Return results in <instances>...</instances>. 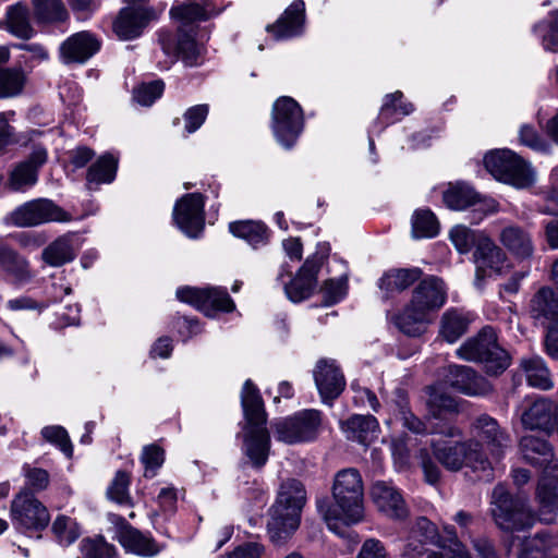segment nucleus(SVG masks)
I'll use <instances>...</instances> for the list:
<instances>
[{
  "label": "nucleus",
  "instance_id": "1",
  "mask_svg": "<svg viewBox=\"0 0 558 558\" xmlns=\"http://www.w3.org/2000/svg\"><path fill=\"white\" fill-rule=\"evenodd\" d=\"M363 492L357 470L344 469L336 474L332 485L335 504L317 501V509L330 531L341 535L342 526L356 524L364 519Z\"/></svg>",
  "mask_w": 558,
  "mask_h": 558
},
{
  "label": "nucleus",
  "instance_id": "2",
  "mask_svg": "<svg viewBox=\"0 0 558 558\" xmlns=\"http://www.w3.org/2000/svg\"><path fill=\"white\" fill-rule=\"evenodd\" d=\"M447 299L448 287L445 281L437 276L425 277L413 289L409 303L396 316V326L404 335L420 337Z\"/></svg>",
  "mask_w": 558,
  "mask_h": 558
},
{
  "label": "nucleus",
  "instance_id": "3",
  "mask_svg": "<svg viewBox=\"0 0 558 558\" xmlns=\"http://www.w3.org/2000/svg\"><path fill=\"white\" fill-rule=\"evenodd\" d=\"M520 449L524 460L537 468L545 469V476L539 481L536 499L539 505L541 521L549 523L558 512V461L546 439L533 435L523 436Z\"/></svg>",
  "mask_w": 558,
  "mask_h": 558
},
{
  "label": "nucleus",
  "instance_id": "4",
  "mask_svg": "<svg viewBox=\"0 0 558 558\" xmlns=\"http://www.w3.org/2000/svg\"><path fill=\"white\" fill-rule=\"evenodd\" d=\"M241 404L243 425V452L255 468L266 464L270 452V437L266 427V412L259 390L251 379L242 388Z\"/></svg>",
  "mask_w": 558,
  "mask_h": 558
},
{
  "label": "nucleus",
  "instance_id": "5",
  "mask_svg": "<svg viewBox=\"0 0 558 558\" xmlns=\"http://www.w3.org/2000/svg\"><path fill=\"white\" fill-rule=\"evenodd\" d=\"M433 433L436 434L430 442L433 454L446 470L458 472L465 465L474 471L492 469V462L483 452L481 442L454 439L461 436L458 427L445 425L439 429H434Z\"/></svg>",
  "mask_w": 558,
  "mask_h": 558
},
{
  "label": "nucleus",
  "instance_id": "6",
  "mask_svg": "<svg viewBox=\"0 0 558 558\" xmlns=\"http://www.w3.org/2000/svg\"><path fill=\"white\" fill-rule=\"evenodd\" d=\"M305 502L306 492L300 481L288 480L281 484L267 522V532L274 544H283L299 529Z\"/></svg>",
  "mask_w": 558,
  "mask_h": 558
},
{
  "label": "nucleus",
  "instance_id": "7",
  "mask_svg": "<svg viewBox=\"0 0 558 558\" xmlns=\"http://www.w3.org/2000/svg\"><path fill=\"white\" fill-rule=\"evenodd\" d=\"M490 514L505 531L526 530L535 522L527 500L520 495H512L504 484L496 485L492 492Z\"/></svg>",
  "mask_w": 558,
  "mask_h": 558
},
{
  "label": "nucleus",
  "instance_id": "8",
  "mask_svg": "<svg viewBox=\"0 0 558 558\" xmlns=\"http://www.w3.org/2000/svg\"><path fill=\"white\" fill-rule=\"evenodd\" d=\"M457 355L465 361L484 364L487 374L502 373L510 364V356L498 345L493 328H483L477 336L468 339L457 350Z\"/></svg>",
  "mask_w": 558,
  "mask_h": 558
},
{
  "label": "nucleus",
  "instance_id": "9",
  "mask_svg": "<svg viewBox=\"0 0 558 558\" xmlns=\"http://www.w3.org/2000/svg\"><path fill=\"white\" fill-rule=\"evenodd\" d=\"M484 165L495 179L517 189L530 187L536 180L531 165L510 149H496L486 154Z\"/></svg>",
  "mask_w": 558,
  "mask_h": 558
},
{
  "label": "nucleus",
  "instance_id": "10",
  "mask_svg": "<svg viewBox=\"0 0 558 558\" xmlns=\"http://www.w3.org/2000/svg\"><path fill=\"white\" fill-rule=\"evenodd\" d=\"M320 424V412L310 409L275 420L271 423V428L277 440L294 445L314 440L318 435Z\"/></svg>",
  "mask_w": 558,
  "mask_h": 558
},
{
  "label": "nucleus",
  "instance_id": "11",
  "mask_svg": "<svg viewBox=\"0 0 558 558\" xmlns=\"http://www.w3.org/2000/svg\"><path fill=\"white\" fill-rule=\"evenodd\" d=\"M271 128L278 143L286 148H291L304 126L303 110L291 97L282 96L272 106Z\"/></svg>",
  "mask_w": 558,
  "mask_h": 558
},
{
  "label": "nucleus",
  "instance_id": "12",
  "mask_svg": "<svg viewBox=\"0 0 558 558\" xmlns=\"http://www.w3.org/2000/svg\"><path fill=\"white\" fill-rule=\"evenodd\" d=\"M11 521L20 532H38L47 527L50 514L46 506L33 493L24 490L12 500Z\"/></svg>",
  "mask_w": 558,
  "mask_h": 558
},
{
  "label": "nucleus",
  "instance_id": "13",
  "mask_svg": "<svg viewBox=\"0 0 558 558\" xmlns=\"http://www.w3.org/2000/svg\"><path fill=\"white\" fill-rule=\"evenodd\" d=\"M8 221L20 228L40 226L47 222H68L71 215L47 198H37L22 204L10 213Z\"/></svg>",
  "mask_w": 558,
  "mask_h": 558
},
{
  "label": "nucleus",
  "instance_id": "14",
  "mask_svg": "<svg viewBox=\"0 0 558 558\" xmlns=\"http://www.w3.org/2000/svg\"><path fill=\"white\" fill-rule=\"evenodd\" d=\"M177 298L208 316L216 311L231 312L234 308V302L226 289L221 288L182 287L177 290Z\"/></svg>",
  "mask_w": 558,
  "mask_h": 558
},
{
  "label": "nucleus",
  "instance_id": "15",
  "mask_svg": "<svg viewBox=\"0 0 558 558\" xmlns=\"http://www.w3.org/2000/svg\"><path fill=\"white\" fill-rule=\"evenodd\" d=\"M475 441H483L494 460H501L511 447L510 435L500 427L498 422L487 415L477 416L472 424Z\"/></svg>",
  "mask_w": 558,
  "mask_h": 558
},
{
  "label": "nucleus",
  "instance_id": "16",
  "mask_svg": "<svg viewBox=\"0 0 558 558\" xmlns=\"http://www.w3.org/2000/svg\"><path fill=\"white\" fill-rule=\"evenodd\" d=\"M179 229L190 238H197L205 225L204 197L199 193L184 195L173 208Z\"/></svg>",
  "mask_w": 558,
  "mask_h": 558
},
{
  "label": "nucleus",
  "instance_id": "17",
  "mask_svg": "<svg viewBox=\"0 0 558 558\" xmlns=\"http://www.w3.org/2000/svg\"><path fill=\"white\" fill-rule=\"evenodd\" d=\"M159 13L153 7L137 5L122 8L114 22L113 32L123 40H131L142 35L150 21L157 20Z\"/></svg>",
  "mask_w": 558,
  "mask_h": 558
},
{
  "label": "nucleus",
  "instance_id": "18",
  "mask_svg": "<svg viewBox=\"0 0 558 558\" xmlns=\"http://www.w3.org/2000/svg\"><path fill=\"white\" fill-rule=\"evenodd\" d=\"M507 260V255L501 247H499L490 238H482L474 252L476 287L481 288L482 281L486 277H490L493 274L501 275Z\"/></svg>",
  "mask_w": 558,
  "mask_h": 558
},
{
  "label": "nucleus",
  "instance_id": "19",
  "mask_svg": "<svg viewBox=\"0 0 558 558\" xmlns=\"http://www.w3.org/2000/svg\"><path fill=\"white\" fill-rule=\"evenodd\" d=\"M371 496L377 510L393 520H403L409 514L408 506L400 490L389 482L378 481L371 488Z\"/></svg>",
  "mask_w": 558,
  "mask_h": 558
},
{
  "label": "nucleus",
  "instance_id": "20",
  "mask_svg": "<svg viewBox=\"0 0 558 558\" xmlns=\"http://www.w3.org/2000/svg\"><path fill=\"white\" fill-rule=\"evenodd\" d=\"M529 317L535 326H554L558 323V295L550 287L539 288L527 306Z\"/></svg>",
  "mask_w": 558,
  "mask_h": 558
},
{
  "label": "nucleus",
  "instance_id": "21",
  "mask_svg": "<svg viewBox=\"0 0 558 558\" xmlns=\"http://www.w3.org/2000/svg\"><path fill=\"white\" fill-rule=\"evenodd\" d=\"M323 262L324 258L319 254L307 257L296 277L284 287L286 294L292 302H301L312 294Z\"/></svg>",
  "mask_w": 558,
  "mask_h": 558
},
{
  "label": "nucleus",
  "instance_id": "22",
  "mask_svg": "<svg viewBox=\"0 0 558 558\" xmlns=\"http://www.w3.org/2000/svg\"><path fill=\"white\" fill-rule=\"evenodd\" d=\"M99 49V39L93 33L82 31L68 37L59 50L63 63H84Z\"/></svg>",
  "mask_w": 558,
  "mask_h": 558
},
{
  "label": "nucleus",
  "instance_id": "23",
  "mask_svg": "<svg viewBox=\"0 0 558 558\" xmlns=\"http://www.w3.org/2000/svg\"><path fill=\"white\" fill-rule=\"evenodd\" d=\"M499 242L517 260H529L535 253V244L531 231L519 225H508L499 233Z\"/></svg>",
  "mask_w": 558,
  "mask_h": 558
},
{
  "label": "nucleus",
  "instance_id": "24",
  "mask_svg": "<svg viewBox=\"0 0 558 558\" xmlns=\"http://www.w3.org/2000/svg\"><path fill=\"white\" fill-rule=\"evenodd\" d=\"M314 379L324 402L338 398L345 387L344 376L332 360L317 363Z\"/></svg>",
  "mask_w": 558,
  "mask_h": 558
},
{
  "label": "nucleus",
  "instance_id": "25",
  "mask_svg": "<svg viewBox=\"0 0 558 558\" xmlns=\"http://www.w3.org/2000/svg\"><path fill=\"white\" fill-rule=\"evenodd\" d=\"M446 383L469 396H483L490 391V386L484 377L477 375L471 367L463 365H450Z\"/></svg>",
  "mask_w": 558,
  "mask_h": 558
},
{
  "label": "nucleus",
  "instance_id": "26",
  "mask_svg": "<svg viewBox=\"0 0 558 558\" xmlns=\"http://www.w3.org/2000/svg\"><path fill=\"white\" fill-rule=\"evenodd\" d=\"M304 22L305 3L303 0H295L275 24L267 26V32L271 33L278 40L289 39L303 33Z\"/></svg>",
  "mask_w": 558,
  "mask_h": 558
},
{
  "label": "nucleus",
  "instance_id": "27",
  "mask_svg": "<svg viewBox=\"0 0 558 558\" xmlns=\"http://www.w3.org/2000/svg\"><path fill=\"white\" fill-rule=\"evenodd\" d=\"M47 151L37 147L31 156L20 162L11 172L9 184L11 190L20 192L33 186L37 182V171L46 162Z\"/></svg>",
  "mask_w": 558,
  "mask_h": 558
},
{
  "label": "nucleus",
  "instance_id": "28",
  "mask_svg": "<svg viewBox=\"0 0 558 558\" xmlns=\"http://www.w3.org/2000/svg\"><path fill=\"white\" fill-rule=\"evenodd\" d=\"M159 43L163 52L171 58V62L181 57L186 65L193 66L197 64L202 48L191 34L186 32L179 33L177 44L173 43L169 34L161 35Z\"/></svg>",
  "mask_w": 558,
  "mask_h": 558
},
{
  "label": "nucleus",
  "instance_id": "29",
  "mask_svg": "<svg viewBox=\"0 0 558 558\" xmlns=\"http://www.w3.org/2000/svg\"><path fill=\"white\" fill-rule=\"evenodd\" d=\"M215 14L214 10L207 4H201L194 1H184L172 5L170 16L179 23V33L186 32L185 28L195 23L204 22ZM193 31V27H191Z\"/></svg>",
  "mask_w": 558,
  "mask_h": 558
},
{
  "label": "nucleus",
  "instance_id": "30",
  "mask_svg": "<svg viewBox=\"0 0 558 558\" xmlns=\"http://www.w3.org/2000/svg\"><path fill=\"white\" fill-rule=\"evenodd\" d=\"M78 246L73 234L57 238L41 252L43 260L51 267H61L71 263L77 253Z\"/></svg>",
  "mask_w": 558,
  "mask_h": 558
},
{
  "label": "nucleus",
  "instance_id": "31",
  "mask_svg": "<svg viewBox=\"0 0 558 558\" xmlns=\"http://www.w3.org/2000/svg\"><path fill=\"white\" fill-rule=\"evenodd\" d=\"M347 438L361 445H368L376 437L379 424L373 415H352L341 424Z\"/></svg>",
  "mask_w": 558,
  "mask_h": 558
},
{
  "label": "nucleus",
  "instance_id": "32",
  "mask_svg": "<svg viewBox=\"0 0 558 558\" xmlns=\"http://www.w3.org/2000/svg\"><path fill=\"white\" fill-rule=\"evenodd\" d=\"M118 541L128 553L150 557L158 554L155 541L133 526L126 524L119 530Z\"/></svg>",
  "mask_w": 558,
  "mask_h": 558
},
{
  "label": "nucleus",
  "instance_id": "33",
  "mask_svg": "<svg viewBox=\"0 0 558 558\" xmlns=\"http://www.w3.org/2000/svg\"><path fill=\"white\" fill-rule=\"evenodd\" d=\"M521 422L529 429L548 430L555 425V408L548 400L538 399L523 411Z\"/></svg>",
  "mask_w": 558,
  "mask_h": 558
},
{
  "label": "nucleus",
  "instance_id": "34",
  "mask_svg": "<svg viewBox=\"0 0 558 558\" xmlns=\"http://www.w3.org/2000/svg\"><path fill=\"white\" fill-rule=\"evenodd\" d=\"M520 369L531 387L542 390H548L554 387L550 372L541 356L530 355L522 357Z\"/></svg>",
  "mask_w": 558,
  "mask_h": 558
},
{
  "label": "nucleus",
  "instance_id": "35",
  "mask_svg": "<svg viewBox=\"0 0 558 558\" xmlns=\"http://www.w3.org/2000/svg\"><path fill=\"white\" fill-rule=\"evenodd\" d=\"M469 316L460 310L449 308L441 318L439 336L448 343L457 342L468 330Z\"/></svg>",
  "mask_w": 558,
  "mask_h": 558
},
{
  "label": "nucleus",
  "instance_id": "36",
  "mask_svg": "<svg viewBox=\"0 0 558 558\" xmlns=\"http://www.w3.org/2000/svg\"><path fill=\"white\" fill-rule=\"evenodd\" d=\"M402 98L403 94L399 90L385 96L378 117L383 129L414 111V106L411 102L402 101Z\"/></svg>",
  "mask_w": 558,
  "mask_h": 558
},
{
  "label": "nucleus",
  "instance_id": "37",
  "mask_svg": "<svg viewBox=\"0 0 558 558\" xmlns=\"http://www.w3.org/2000/svg\"><path fill=\"white\" fill-rule=\"evenodd\" d=\"M446 206L453 210H464L480 202V195L464 182L449 184L442 194Z\"/></svg>",
  "mask_w": 558,
  "mask_h": 558
},
{
  "label": "nucleus",
  "instance_id": "38",
  "mask_svg": "<svg viewBox=\"0 0 558 558\" xmlns=\"http://www.w3.org/2000/svg\"><path fill=\"white\" fill-rule=\"evenodd\" d=\"M229 230L234 236L245 240L253 247L263 246L268 242V229L260 221H234L229 225Z\"/></svg>",
  "mask_w": 558,
  "mask_h": 558
},
{
  "label": "nucleus",
  "instance_id": "39",
  "mask_svg": "<svg viewBox=\"0 0 558 558\" xmlns=\"http://www.w3.org/2000/svg\"><path fill=\"white\" fill-rule=\"evenodd\" d=\"M422 276L420 268H401L387 271L378 282L380 290L388 293L403 291L417 281Z\"/></svg>",
  "mask_w": 558,
  "mask_h": 558
},
{
  "label": "nucleus",
  "instance_id": "40",
  "mask_svg": "<svg viewBox=\"0 0 558 558\" xmlns=\"http://www.w3.org/2000/svg\"><path fill=\"white\" fill-rule=\"evenodd\" d=\"M7 29L15 37L28 39L33 36L34 29L29 21L28 9L16 3L11 5L5 14Z\"/></svg>",
  "mask_w": 558,
  "mask_h": 558
},
{
  "label": "nucleus",
  "instance_id": "41",
  "mask_svg": "<svg viewBox=\"0 0 558 558\" xmlns=\"http://www.w3.org/2000/svg\"><path fill=\"white\" fill-rule=\"evenodd\" d=\"M397 399L393 408V415L401 425L413 434L422 435L427 433L426 424L412 413L409 408L408 398L403 391L397 390Z\"/></svg>",
  "mask_w": 558,
  "mask_h": 558
},
{
  "label": "nucleus",
  "instance_id": "42",
  "mask_svg": "<svg viewBox=\"0 0 558 558\" xmlns=\"http://www.w3.org/2000/svg\"><path fill=\"white\" fill-rule=\"evenodd\" d=\"M0 266L19 283H25L32 278L27 260L5 245H0Z\"/></svg>",
  "mask_w": 558,
  "mask_h": 558
},
{
  "label": "nucleus",
  "instance_id": "43",
  "mask_svg": "<svg viewBox=\"0 0 558 558\" xmlns=\"http://www.w3.org/2000/svg\"><path fill=\"white\" fill-rule=\"evenodd\" d=\"M118 159L112 155L106 154L93 163L87 171L88 184L110 183L116 178Z\"/></svg>",
  "mask_w": 558,
  "mask_h": 558
},
{
  "label": "nucleus",
  "instance_id": "44",
  "mask_svg": "<svg viewBox=\"0 0 558 558\" xmlns=\"http://www.w3.org/2000/svg\"><path fill=\"white\" fill-rule=\"evenodd\" d=\"M533 33L542 39L545 50H558V10L551 11L545 22H539L533 26Z\"/></svg>",
  "mask_w": 558,
  "mask_h": 558
},
{
  "label": "nucleus",
  "instance_id": "45",
  "mask_svg": "<svg viewBox=\"0 0 558 558\" xmlns=\"http://www.w3.org/2000/svg\"><path fill=\"white\" fill-rule=\"evenodd\" d=\"M36 17L41 22H64L69 13L61 0H32Z\"/></svg>",
  "mask_w": 558,
  "mask_h": 558
},
{
  "label": "nucleus",
  "instance_id": "46",
  "mask_svg": "<svg viewBox=\"0 0 558 558\" xmlns=\"http://www.w3.org/2000/svg\"><path fill=\"white\" fill-rule=\"evenodd\" d=\"M437 218L429 209H418L412 216V234L416 239L433 238L438 234Z\"/></svg>",
  "mask_w": 558,
  "mask_h": 558
},
{
  "label": "nucleus",
  "instance_id": "47",
  "mask_svg": "<svg viewBox=\"0 0 558 558\" xmlns=\"http://www.w3.org/2000/svg\"><path fill=\"white\" fill-rule=\"evenodd\" d=\"M439 538L437 526L425 517H420L413 523L407 543L413 542L418 546L434 544Z\"/></svg>",
  "mask_w": 558,
  "mask_h": 558
},
{
  "label": "nucleus",
  "instance_id": "48",
  "mask_svg": "<svg viewBox=\"0 0 558 558\" xmlns=\"http://www.w3.org/2000/svg\"><path fill=\"white\" fill-rule=\"evenodd\" d=\"M80 550L81 558H119L116 547L101 536L84 538Z\"/></svg>",
  "mask_w": 558,
  "mask_h": 558
},
{
  "label": "nucleus",
  "instance_id": "49",
  "mask_svg": "<svg viewBox=\"0 0 558 558\" xmlns=\"http://www.w3.org/2000/svg\"><path fill=\"white\" fill-rule=\"evenodd\" d=\"M60 299L57 294L53 295L52 300L36 299L28 294H22L7 302V308L12 312H34L38 315L44 313L52 303H56Z\"/></svg>",
  "mask_w": 558,
  "mask_h": 558
},
{
  "label": "nucleus",
  "instance_id": "50",
  "mask_svg": "<svg viewBox=\"0 0 558 558\" xmlns=\"http://www.w3.org/2000/svg\"><path fill=\"white\" fill-rule=\"evenodd\" d=\"M427 405L435 417L446 418L458 412L456 400L444 393H439L435 387H428Z\"/></svg>",
  "mask_w": 558,
  "mask_h": 558
},
{
  "label": "nucleus",
  "instance_id": "51",
  "mask_svg": "<svg viewBox=\"0 0 558 558\" xmlns=\"http://www.w3.org/2000/svg\"><path fill=\"white\" fill-rule=\"evenodd\" d=\"M482 238L485 235L477 234L463 225L454 226L449 232V239L460 254L469 253L475 245H478Z\"/></svg>",
  "mask_w": 558,
  "mask_h": 558
},
{
  "label": "nucleus",
  "instance_id": "52",
  "mask_svg": "<svg viewBox=\"0 0 558 558\" xmlns=\"http://www.w3.org/2000/svg\"><path fill=\"white\" fill-rule=\"evenodd\" d=\"M130 484V474L124 471H118L107 489L108 498L120 505L132 506L133 502L129 493Z\"/></svg>",
  "mask_w": 558,
  "mask_h": 558
},
{
  "label": "nucleus",
  "instance_id": "53",
  "mask_svg": "<svg viewBox=\"0 0 558 558\" xmlns=\"http://www.w3.org/2000/svg\"><path fill=\"white\" fill-rule=\"evenodd\" d=\"M52 531L61 545L68 546L74 543L80 534L78 524L69 517L58 515L52 524Z\"/></svg>",
  "mask_w": 558,
  "mask_h": 558
},
{
  "label": "nucleus",
  "instance_id": "54",
  "mask_svg": "<svg viewBox=\"0 0 558 558\" xmlns=\"http://www.w3.org/2000/svg\"><path fill=\"white\" fill-rule=\"evenodd\" d=\"M165 461V451L156 444L147 445L143 448L141 453V462L145 468L144 475L146 477H154L156 472Z\"/></svg>",
  "mask_w": 558,
  "mask_h": 558
},
{
  "label": "nucleus",
  "instance_id": "55",
  "mask_svg": "<svg viewBox=\"0 0 558 558\" xmlns=\"http://www.w3.org/2000/svg\"><path fill=\"white\" fill-rule=\"evenodd\" d=\"M43 438L57 446L66 457L73 453V447L68 432L60 425L46 426L40 432Z\"/></svg>",
  "mask_w": 558,
  "mask_h": 558
},
{
  "label": "nucleus",
  "instance_id": "56",
  "mask_svg": "<svg viewBox=\"0 0 558 558\" xmlns=\"http://www.w3.org/2000/svg\"><path fill=\"white\" fill-rule=\"evenodd\" d=\"M165 89L162 81L144 83L134 88L133 98L142 106H151L156 99L161 97Z\"/></svg>",
  "mask_w": 558,
  "mask_h": 558
},
{
  "label": "nucleus",
  "instance_id": "57",
  "mask_svg": "<svg viewBox=\"0 0 558 558\" xmlns=\"http://www.w3.org/2000/svg\"><path fill=\"white\" fill-rule=\"evenodd\" d=\"M23 85L24 76L21 71H0V97H11L17 95L22 90Z\"/></svg>",
  "mask_w": 558,
  "mask_h": 558
},
{
  "label": "nucleus",
  "instance_id": "58",
  "mask_svg": "<svg viewBox=\"0 0 558 558\" xmlns=\"http://www.w3.org/2000/svg\"><path fill=\"white\" fill-rule=\"evenodd\" d=\"M23 473L25 476L26 485L33 492H41L48 487L50 476L46 470L25 464L23 466Z\"/></svg>",
  "mask_w": 558,
  "mask_h": 558
},
{
  "label": "nucleus",
  "instance_id": "59",
  "mask_svg": "<svg viewBox=\"0 0 558 558\" xmlns=\"http://www.w3.org/2000/svg\"><path fill=\"white\" fill-rule=\"evenodd\" d=\"M347 292V279L327 280L322 289L324 304L326 306L333 305L343 299Z\"/></svg>",
  "mask_w": 558,
  "mask_h": 558
},
{
  "label": "nucleus",
  "instance_id": "60",
  "mask_svg": "<svg viewBox=\"0 0 558 558\" xmlns=\"http://www.w3.org/2000/svg\"><path fill=\"white\" fill-rule=\"evenodd\" d=\"M208 111L209 108L207 105H196L185 111L183 118L185 122L184 129L187 134L194 133L203 125L208 116Z\"/></svg>",
  "mask_w": 558,
  "mask_h": 558
},
{
  "label": "nucleus",
  "instance_id": "61",
  "mask_svg": "<svg viewBox=\"0 0 558 558\" xmlns=\"http://www.w3.org/2000/svg\"><path fill=\"white\" fill-rule=\"evenodd\" d=\"M264 546L256 542H248L235 547L232 551L221 555L219 558H262Z\"/></svg>",
  "mask_w": 558,
  "mask_h": 558
},
{
  "label": "nucleus",
  "instance_id": "62",
  "mask_svg": "<svg viewBox=\"0 0 558 558\" xmlns=\"http://www.w3.org/2000/svg\"><path fill=\"white\" fill-rule=\"evenodd\" d=\"M519 136L520 142L523 145L534 150H545L547 148L546 143L532 126L523 125L520 130Z\"/></svg>",
  "mask_w": 558,
  "mask_h": 558
},
{
  "label": "nucleus",
  "instance_id": "63",
  "mask_svg": "<svg viewBox=\"0 0 558 558\" xmlns=\"http://www.w3.org/2000/svg\"><path fill=\"white\" fill-rule=\"evenodd\" d=\"M357 558H387V551L379 539L367 538L363 543Z\"/></svg>",
  "mask_w": 558,
  "mask_h": 558
},
{
  "label": "nucleus",
  "instance_id": "64",
  "mask_svg": "<svg viewBox=\"0 0 558 558\" xmlns=\"http://www.w3.org/2000/svg\"><path fill=\"white\" fill-rule=\"evenodd\" d=\"M403 551L410 558H445L441 553L418 546L413 542L405 543Z\"/></svg>",
  "mask_w": 558,
  "mask_h": 558
}]
</instances>
